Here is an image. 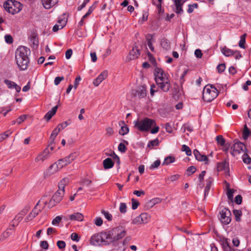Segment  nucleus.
Instances as JSON below:
<instances>
[{
    "label": "nucleus",
    "mask_w": 251,
    "mask_h": 251,
    "mask_svg": "<svg viewBox=\"0 0 251 251\" xmlns=\"http://www.w3.org/2000/svg\"><path fill=\"white\" fill-rule=\"evenodd\" d=\"M29 207L28 206H25L18 214L17 215L19 217H21L23 219L24 216L27 213L29 210Z\"/></svg>",
    "instance_id": "37998d69"
},
{
    "label": "nucleus",
    "mask_w": 251,
    "mask_h": 251,
    "mask_svg": "<svg viewBox=\"0 0 251 251\" xmlns=\"http://www.w3.org/2000/svg\"><path fill=\"white\" fill-rule=\"evenodd\" d=\"M58 109V106L56 105L53 107L51 110L49 111L45 115L44 119L47 121L50 120L52 117L56 113Z\"/></svg>",
    "instance_id": "393cba45"
},
{
    "label": "nucleus",
    "mask_w": 251,
    "mask_h": 251,
    "mask_svg": "<svg viewBox=\"0 0 251 251\" xmlns=\"http://www.w3.org/2000/svg\"><path fill=\"white\" fill-rule=\"evenodd\" d=\"M140 54V50L136 45H134L132 50H130L129 54L127 56V58L129 60H134L138 58Z\"/></svg>",
    "instance_id": "ddd939ff"
},
{
    "label": "nucleus",
    "mask_w": 251,
    "mask_h": 251,
    "mask_svg": "<svg viewBox=\"0 0 251 251\" xmlns=\"http://www.w3.org/2000/svg\"><path fill=\"white\" fill-rule=\"evenodd\" d=\"M197 171V168L194 166H191L189 167H188L187 169L186 172H187V175L188 176H190L192 174H194Z\"/></svg>",
    "instance_id": "a18cd8bd"
},
{
    "label": "nucleus",
    "mask_w": 251,
    "mask_h": 251,
    "mask_svg": "<svg viewBox=\"0 0 251 251\" xmlns=\"http://www.w3.org/2000/svg\"><path fill=\"white\" fill-rule=\"evenodd\" d=\"M119 124L121 126V129L119 130V134L122 135H125L129 132V128L127 125H125V123L123 121L119 122Z\"/></svg>",
    "instance_id": "412c9836"
},
{
    "label": "nucleus",
    "mask_w": 251,
    "mask_h": 251,
    "mask_svg": "<svg viewBox=\"0 0 251 251\" xmlns=\"http://www.w3.org/2000/svg\"><path fill=\"white\" fill-rule=\"evenodd\" d=\"M120 240H119V245L117 247H113V250L116 251H125L128 243L131 240V237L130 236L126 237L123 242H121Z\"/></svg>",
    "instance_id": "9b49d317"
},
{
    "label": "nucleus",
    "mask_w": 251,
    "mask_h": 251,
    "mask_svg": "<svg viewBox=\"0 0 251 251\" xmlns=\"http://www.w3.org/2000/svg\"><path fill=\"white\" fill-rule=\"evenodd\" d=\"M40 247L45 250H48L49 248V244L47 241H42L40 244Z\"/></svg>",
    "instance_id": "680f3d73"
},
{
    "label": "nucleus",
    "mask_w": 251,
    "mask_h": 251,
    "mask_svg": "<svg viewBox=\"0 0 251 251\" xmlns=\"http://www.w3.org/2000/svg\"><path fill=\"white\" fill-rule=\"evenodd\" d=\"M217 170L218 172H221L225 171L226 174H228L229 173V163L226 160L225 161L217 163Z\"/></svg>",
    "instance_id": "4468645a"
},
{
    "label": "nucleus",
    "mask_w": 251,
    "mask_h": 251,
    "mask_svg": "<svg viewBox=\"0 0 251 251\" xmlns=\"http://www.w3.org/2000/svg\"><path fill=\"white\" fill-rule=\"evenodd\" d=\"M153 74L157 87L154 84L151 86V95L153 96L154 93L158 91V88L164 92H168L171 86L168 75L162 69L157 67L155 68Z\"/></svg>",
    "instance_id": "f03ea898"
},
{
    "label": "nucleus",
    "mask_w": 251,
    "mask_h": 251,
    "mask_svg": "<svg viewBox=\"0 0 251 251\" xmlns=\"http://www.w3.org/2000/svg\"><path fill=\"white\" fill-rule=\"evenodd\" d=\"M49 148L50 150L52 151L53 150V147L49 145L48 148H46L42 152H41L36 158L35 161H44L46 160L49 157Z\"/></svg>",
    "instance_id": "9d476101"
},
{
    "label": "nucleus",
    "mask_w": 251,
    "mask_h": 251,
    "mask_svg": "<svg viewBox=\"0 0 251 251\" xmlns=\"http://www.w3.org/2000/svg\"><path fill=\"white\" fill-rule=\"evenodd\" d=\"M160 163L161 162L159 160H156L151 165L150 168L151 169L156 168L159 166V165H160Z\"/></svg>",
    "instance_id": "0e129e2a"
},
{
    "label": "nucleus",
    "mask_w": 251,
    "mask_h": 251,
    "mask_svg": "<svg viewBox=\"0 0 251 251\" xmlns=\"http://www.w3.org/2000/svg\"><path fill=\"white\" fill-rule=\"evenodd\" d=\"M4 39L6 43L8 44H12L13 42V39L11 35L6 34L4 36Z\"/></svg>",
    "instance_id": "bf43d9fd"
},
{
    "label": "nucleus",
    "mask_w": 251,
    "mask_h": 251,
    "mask_svg": "<svg viewBox=\"0 0 251 251\" xmlns=\"http://www.w3.org/2000/svg\"><path fill=\"white\" fill-rule=\"evenodd\" d=\"M120 211L122 213H125L126 212V205L125 203L121 202L120 205Z\"/></svg>",
    "instance_id": "4d7b16f0"
},
{
    "label": "nucleus",
    "mask_w": 251,
    "mask_h": 251,
    "mask_svg": "<svg viewBox=\"0 0 251 251\" xmlns=\"http://www.w3.org/2000/svg\"><path fill=\"white\" fill-rule=\"evenodd\" d=\"M216 140L218 145L220 146H224L225 144L226 140L223 138L222 135H218L216 137Z\"/></svg>",
    "instance_id": "c03bdc74"
},
{
    "label": "nucleus",
    "mask_w": 251,
    "mask_h": 251,
    "mask_svg": "<svg viewBox=\"0 0 251 251\" xmlns=\"http://www.w3.org/2000/svg\"><path fill=\"white\" fill-rule=\"evenodd\" d=\"M11 110H12V109L10 107H2L0 108V113H3L4 116H5L6 115V114L8 112L11 111Z\"/></svg>",
    "instance_id": "09e8293b"
},
{
    "label": "nucleus",
    "mask_w": 251,
    "mask_h": 251,
    "mask_svg": "<svg viewBox=\"0 0 251 251\" xmlns=\"http://www.w3.org/2000/svg\"><path fill=\"white\" fill-rule=\"evenodd\" d=\"M219 214L220 215L219 219L223 224L226 225L230 223L231 213L228 208L224 207L220 211Z\"/></svg>",
    "instance_id": "0eeeda50"
},
{
    "label": "nucleus",
    "mask_w": 251,
    "mask_h": 251,
    "mask_svg": "<svg viewBox=\"0 0 251 251\" xmlns=\"http://www.w3.org/2000/svg\"><path fill=\"white\" fill-rule=\"evenodd\" d=\"M61 131V128L60 127H56L54 130L52 131L50 136V146H52V144H54V140H55V137L57 136V135L58 134V133H59V132Z\"/></svg>",
    "instance_id": "4be33fe9"
},
{
    "label": "nucleus",
    "mask_w": 251,
    "mask_h": 251,
    "mask_svg": "<svg viewBox=\"0 0 251 251\" xmlns=\"http://www.w3.org/2000/svg\"><path fill=\"white\" fill-rule=\"evenodd\" d=\"M57 0H42L43 5L46 9H50L57 2Z\"/></svg>",
    "instance_id": "5701e85b"
},
{
    "label": "nucleus",
    "mask_w": 251,
    "mask_h": 251,
    "mask_svg": "<svg viewBox=\"0 0 251 251\" xmlns=\"http://www.w3.org/2000/svg\"><path fill=\"white\" fill-rule=\"evenodd\" d=\"M101 213L103 214L105 218L109 221H111L112 219V216L108 211H106L104 210L101 211Z\"/></svg>",
    "instance_id": "8fccbe9b"
},
{
    "label": "nucleus",
    "mask_w": 251,
    "mask_h": 251,
    "mask_svg": "<svg viewBox=\"0 0 251 251\" xmlns=\"http://www.w3.org/2000/svg\"><path fill=\"white\" fill-rule=\"evenodd\" d=\"M219 94L218 90L212 84L206 85L203 90L202 99L204 101L209 102L212 101Z\"/></svg>",
    "instance_id": "20e7f679"
},
{
    "label": "nucleus",
    "mask_w": 251,
    "mask_h": 251,
    "mask_svg": "<svg viewBox=\"0 0 251 251\" xmlns=\"http://www.w3.org/2000/svg\"><path fill=\"white\" fill-rule=\"evenodd\" d=\"M226 188H227V192H226V195L229 200H232L233 199V193L234 192V190L233 189H230L229 188V184L228 183H227L226 181Z\"/></svg>",
    "instance_id": "f704fd0d"
},
{
    "label": "nucleus",
    "mask_w": 251,
    "mask_h": 251,
    "mask_svg": "<svg viewBox=\"0 0 251 251\" xmlns=\"http://www.w3.org/2000/svg\"><path fill=\"white\" fill-rule=\"evenodd\" d=\"M14 228H11L10 227L9 228H7L3 233L2 234V235L0 236V241H3L6 238L8 237L11 234H12V230Z\"/></svg>",
    "instance_id": "7c9ffc66"
},
{
    "label": "nucleus",
    "mask_w": 251,
    "mask_h": 251,
    "mask_svg": "<svg viewBox=\"0 0 251 251\" xmlns=\"http://www.w3.org/2000/svg\"><path fill=\"white\" fill-rule=\"evenodd\" d=\"M70 164L69 161L68 160L67 156L58 160L54 164L51 165L49 167V170H51L53 169V171L51 172V173H54L56 172L59 169H62L63 167Z\"/></svg>",
    "instance_id": "6e6552de"
},
{
    "label": "nucleus",
    "mask_w": 251,
    "mask_h": 251,
    "mask_svg": "<svg viewBox=\"0 0 251 251\" xmlns=\"http://www.w3.org/2000/svg\"><path fill=\"white\" fill-rule=\"evenodd\" d=\"M40 202V201H39L36 203L34 208L32 209V211L25 217V222H28L30 221H31L36 216H37L39 214V213L41 211V209H39L37 208V206L39 205Z\"/></svg>",
    "instance_id": "f8f14e48"
},
{
    "label": "nucleus",
    "mask_w": 251,
    "mask_h": 251,
    "mask_svg": "<svg viewBox=\"0 0 251 251\" xmlns=\"http://www.w3.org/2000/svg\"><path fill=\"white\" fill-rule=\"evenodd\" d=\"M141 217L140 215L137 216L135 217L132 222V223L133 224H142V221L141 220Z\"/></svg>",
    "instance_id": "774afa93"
},
{
    "label": "nucleus",
    "mask_w": 251,
    "mask_h": 251,
    "mask_svg": "<svg viewBox=\"0 0 251 251\" xmlns=\"http://www.w3.org/2000/svg\"><path fill=\"white\" fill-rule=\"evenodd\" d=\"M193 154L195 158L199 161H205L207 163L209 160L205 155H202L200 153L198 150L195 149L193 151Z\"/></svg>",
    "instance_id": "f3484780"
},
{
    "label": "nucleus",
    "mask_w": 251,
    "mask_h": 251,
    "mask_svg": "<svg viewBox=\"0 0 251 251\" xmlns=\"http://www.w3.org/2000/svg\"><path fill=\"white\" fill-rule=\"evenodd\" d=\"M31 53L30 50L25 46L19 47L15 51V60L18 68L21 71L27 69L29 63L28 56Z\"/></svg>",
    "instance_id": "7ed1b4c3"
},
{
    "label": "nucleus",
    "mask_w": 251,
    "mask_h": 251,
    "mask_svg": "<svg viewBox=\"0 0 251 251\" xmlns=\"http://www.w3.org/2000/svg\"><path fill=\"white\" fill-rule=\"evenodd\" d=\"M107 71L106 70L103 71L96 79L94 80L93 84L96 86H98L99 84L107 77Z\"/></svg>",
    "instance_id": "2eb2a0df"
},
{
    "label": "nucleus",
    "mask_w": 251,
    "mask_h": 251,
    "mask_svg": "<svg viewBox=\"0 0 251 251\" xmlns=\"http://www.w3.org/2000/svg\"><path fill=\"white\" fill-rule=\"evenodd\" d=\"M234 144L231 147V150H233V151L237 153H240L241 151L244 153L248 152V150L244 143L239 141L238 139L234 140Z\"/></svg>",
    "instance_id": "1a4fd4ad"
},
{
    "label": "nucleus",
    "mask_w": 251,
    "mask_h": 251,
    "mask_svg": "<svg viewBox=\"0 0 251 251\" xmlns=\"http://www.w3.org/2000/svg\"><path fill=\"white\" fill-rule=\"evenodd\" d=\"M80 236H79L75 232L73 233L71 235V239L73 241L78 242L80 240Z\"/></svg>",
    "instance_id": "13d9d810"
},
{
    "label": "nucleus",
    "mask_w": 251,
    "mask_h": 251,
    "mask_svg": "<svg viewBox=\"0 0 251 251\" xmlns=\"http://www.w3.org/2000/svg\"><path fill=\"white\" fill-rule=\"evenodd\" d=\"M161 46L164 49L166 50H169L171 49L170 42L168 39L166 38H163L162 39L161 41Z\"/></svg>",
    "instance_id": "72a5a7b5"
},
{
    "label": "nucleus",
    "mask_w": 251,
    "mask_h": 251,
    "mask_svg": "<svg viewBox=\"0 0 251 251\" xmlns=\"http://www.w3.org/2000/svg\"><path fill=\"white\" fill-rule=\"evenodd\" d=\"M29 39L30 44L33 48L35 46L37 47L38 46L39 41L37 33L32 32L29 37Z\"/></svg>",
    "instance_id": "a211bd4d"
},
{
    "label": "nucleus",
    "mask_w": 251,
    "mask_h": 251,
    "mask_svg": "<svg viewBox=\"0 0 251 251\" xmlns=\"http://www.w3.org/2000/svg\"><path fill=\"white\" fill-rule=\"evenodd\" d=\"M78 156V153L77 152H74L70 154L69 155L67 156L68 160L71 163L73 160H74L76 157Z\"/></svg>",
    "instance_id": "3c124183"
},
{
    "label": "nucleus",
    "mask_w": 251,
    "mask_h": 251,
    "mask_svg": "<svg viewBox=\"0 0 251 251\" xmlns=\"http://www.w3.org/2000/svg\"><path fill=\"white\" fill-rule=\"evenodd\" d=\"M185 1L184 0H175V3L176 7L175 11L176 14H181L183 13V10L182 6Z\"/></svg>",
    "instance_id": "aec40b11"
},
{
    "label": "nucleus",
    "mask_w": 251,
    "mask_h": 251,
    "mask_svg": "<svg viewBox=\"0 0 251 251\" xmlns=\"http://www.w3.org/2000/svg\"><path fill=\"white\" fill-rule=\"evenodd\" d=\"M4 83L9 89L14 88L17 93L20 92L21 90V87L12 81L5 79L4 80Z\"/></svg>",
    "instance_id": "dca6fc26"
},
{
    "label": "nucleus",
    "mask_w": 251,
    "mask_h": 251,
    "mask_svg": "<svg viewBox=\"0 0 251 251\" xmlns=\"http://www.w3.org/2000/svg\"><path fill=\"white\" fill-rule=\"evenodd\" d=\"M243 138L246 140L251 135V131L248 128L247 125L244 126V128L242 133Z\"/></svg>",
    "instance_id": "473e14b6"
},
{
    "label": "nucleus",
    "mask_w": 251,
    "mask_h": 251,
    "mask_svg": "<svg viewBox=\"0 0 251 251\" xmlns=\"http://www.w3.org/2000/svg\"><path fill=\"white\" fill-rule=\"evenodd\" d=\"M62 220L61 217L58 216H56L53 220L52 221V224L54 226L58 225L60 222Z\"/></svg>",
    "instance_id": "6e6d98bb"
},
{
    "label": "nucleus",
    "mask_w": 251,
    "mask_h": 251,
    "mask_svg": "<svg viewBox=\"0 0 251 251\" xmlns=\"http://www.w3.org/2000/svg\"><path fill=\"white\" fill-rule=\"evenodd\" d=\"M57 246L59 249H64L66 246V243L64 241H58L57 242Z\"/></svg>",
    "instance_id": "e2e57ef3"
},
{
    "label": "nucleus",
    "mask_w": 251,
    "mask_h": 251,
    "mask_svg": "<svg viewBox=\"0 0 251 251\" xmlns=\"http://www.w3.org/2000/svg\"><path fill=\"white\" fill-rule=\"evenodd\" d=\"M222 53L226 56H230L235 54L236 51L229 49L226 47L222 48L221 50Z\"/></svg>",
    "instance_id": "cd10ccee"
},
{
    "label": "nucleus",
    "mask_w": 251,
    "mask_h": 251,
    "mask_svg": "<svg viewBox=\"0 0 251 251\" xmlns=\"http://www.w3.org/2000/svg\"><path fill=\"white\" fill-rule=\"evenodd\" d=\"M57 202H56L55 201L53 200V199L51 198V199L50 200V201H49L48 203H47V201L44 202L45 204H48V206L50 208L53 207V206H55L56 204H57Z\"/></svg>",
    "instance_id": "864d4df0"
},
{
    "label": "nucleus",
    "mask_w": 251,
    "mask_h": 251,
    "mask_svg": "<svg viewBox=\"0 0 251 251\" xmlns=\"http://www.w3.org/2000/svg\"><path fill=\"white\" fill-rule=\"evenodd\" d=\"M118 150L122 153H124L127 150V148L124 143H120L118 146Z\"/></svg>",
    "instance_id": "603ef678"
},
{
    "label": "nucleus",
    "mask_w": 251,
    "mask_h": 251,
    "mask_svg": "<svg viewBox=\"0 0 251 251\" xmlns=\"http://www.w3.org/2000/svg\"><path fill=\"white\" fill-rule=\"evenodd\" d=\"M131 201H132V209L133 210H135L136 209H137V208L139 206V202L137 200H136L135 199H134L133 198H132L131 199Z\"/></svg>",
    "instance_id": "052dcab7"
},
{
    "label": "nucleus",
    "mask_w": 251,
    "mask_h": 251,
    "mask_svg": "<svg viewBox=\"0 0 251 251\" xmlns=\"http://www.w3.org/2000/svg\"><path fill=\"white\" fill-rule=\"evenodd\" d=\"M179 178L180 175L176 174L165 178V180L166 182H174L175 181L178 180Z\"/></svg>",
    "instance_id": "e433bc0d"
},
{
    "label": "nucleus",
    "mask_w": 251,
    "mask_h": 251,
    "mask_svg": "<svg viewBox=\"0 0 251 251\" xmlns=\"http://www.w3.org/2000/svg\"><path fill=\"white\" fill-rule=\"evenodd\" d=\"M159 142L158 138H156L154 140H151L148 144V147L150 148L151 147L157 146L159 145Z\"/></svg>",
    "instance_id": "de8ad7c7"
},
{
    "label": "nucleus",
    "mask_w": 251,
    "mask_h": 251,
    "mask_svg": "<svg viewBox=\"0 0 251 251\" xmlns=\"http://www.w3.org/2000/svg\"><path fill=\"white\" fill-rule=\"evenodd\" d=\"M233 213L235 216V220L237 222H240L241 221V216L242 215V211L240 210H234Z\"/></svg>",
    "instance_id": "a19ab883"
},
{
    "label": "nucleus",
    "mask_w": 251,
    "mask_h": 251,
    "mask_svg": "<svg viewBox=\"0 0 251 251\" xmlns=\"http://www.w3.org/2000/svg\"><path fill=\"white\" fill-rule=\"evenodd\" d=\"M83 215L79 212L75 213L74 214L70 215L69 218L71 220H76L78 221H82L83 220Z\"/></svg>",
    "instance_id": "c85d7f7f"
},
{
    "label": "nucleus",
    "mask_w": 251,
    "mask_h": 251,
    "mask_svg": "<svg viewBox=\"0 0 251 251\" xmlns=\"http://www.w3.org/2000/svg\"><path fill=\"white\" fill-rule=\"evenodd\" d=\"M221 245L224 251H231L232 248L230 246L228 239L226 238H223L221 240Z\"/></svg>",
    "instance_id": "6ab92c4d"
},
{
    "label": "nucleus",
    "mask_w": 251,
    "mask_h": 251,
    "mask_svg": "<svg viewBox=\"0 0 251 251\" xmlns=\"http://www.w3.org/2000/svg\"><path fill=\"white\" fill-rule=\"evenodd\" d=\"M26 115H22L18 118L17 119V123L19 125L23 122L26 119Z\"/></svg>",
    "instance_id": "338daca9"
},
{
    "label": "nucleus",
    "mask_w": 251,
    "mask_h": 251,
    "mask_svg": "<svg viewBox=\"0 0 251 251\" xmlns=\"http://www.w3.org/2000/svg\"><path fill=\"white\" fill-rule=\"evenodd\" d=\"M175 157L171 156H168L166 157L164 162H163V165H168L171 163H173L175 161Z\"/></svg>",
    "instance_id": "4c0bfd02"
},
{
    "label": "nucleus",
    "mask_w": 251,
    "mask_h": 251,
    "mask_svg": "<svg viewBox=\"0 0 251 251\" xmlns=\"http://www.w3.org/2000/svg\"><path fill=\"white\" fill-rule=\"evenodd\" d=\"M64 194L63 191H57L52 197L56 202L59 203L64 196Z\"/></svg>",
    "instance_id": "bb28decb"
},
{
    "label": "nucleus",
    "mask_w": 251,
    "mask_h": 251,
    "mask_svg": "<svg viewBox=\"0 0 251 251\" xmlns=\"http://www.w3.org/2000/svg\"><path fill=\"white\" fill-rule=\"evenodd\" d=\"M153 38V35L148 34L146 36V40L147 41V44L150 49L152 51H154V48L152 44V40Z\"/></svg>",
    "instance_id": "2f4dec72"
},
{
    "label": "nucleus",
    "mask_w": 251,
    "mask_h": 251,
    "mask_svg": "<svg viewBox=\"0 0 251 251\" xmlns=\"http://www.w3.org/2000/svg\"><path fill=\"white\" fill-rule=\"evenodd\" d=\"M103 224V220L100 217H97L95 220V224L97 226H101Z\"/></svg>",
    "instance_id": "69168bd1"
},
{
    "label": "nucleus",
    "mask_w": 251,
    "mask_h": 251,
    "mask_svg": "<svg viewBox=\"0 0 251 251\" xmlns=\"http://www.w3.org/2000/svg\"><path fill=\"white\" fill-rule=\"evenodd\" d=\"M114 165V162L110 158H107L103 161V165L105 169L112 168Z\"/></svg>",
    "instance_id": "b1692460"
},
{
    "label": "nucleus",
    "mask_w": 251,
    "mask_h": 251,
    "mask_svg": "<svg viewBox=\"0 0 251 251\" xmlns=\"http://www.w3.org/2000/svg\"><path fill=\"white\" fill-rule=\"evenodd\" d=\"M66 14H64L62 16L63 18H60L59 20H58L57 23L59 24L60 25V29L63 28L66 25L67 20L66 17Z\"/></svg>",
    "instance_id": "c9c22d12"
},
{
    "label": "nucleus",
    "mask_w": 251,
    "mask_h": 251,
    "mask_svg": "<svg viewBox=\"0 0 251 251\" xmlns=\"http://www.w3.org/2000/svg\"><path fill=\"white\" fill-rule=\"evenodd\" d=\"M126 233V229L122 226H119L94 234L91 238L90 244L94 246L111 245L112 247H117L119 245V240L124 238Z\"/></svg>",
    "instance_id": "f257e3e1"
},
{
    "label": "nucleus",
    "mask_w": 251,
    "mask_h": 251,
    "mask_svg": "<svg viewBox=\"0 0 251 251\" xmlns=\"http://www.w3.org/2000/svg\"><path fill=\"white\" fill-rule=\"evenodd\" d=\"M22 220L21 217H19L17 215L15 217L14 219L10 223V226L12 228H14L16 226H17L19 223Z\"/></svg>",
    "instance_id": "c756f323"
},
{
    "label": "nucleus",
    "mask_w": 251,
    "mask_h": 251,
    "mask_svg": "<svg viewBox=\"0 0 251 251\" xmlns=\"http://www.w3.org/2000/svg\"><path fill=\"white\" fill-rule=\"evenodd\" d=\"M146 89L144 86H141L139 88V90L136 91V95L140 99L145 98L146 96Z\"/></svg>",
    "instance_id": "a878e982"
},
{
    "label": "nucleus",
    "mask_w": 251,
    "mask_h": 251,
    "mask_svg": "<svg viewBox=\"0 0 251 251\" xmlns=\"http://www.w3.org/2000/svg\"><path fill=\"white\" fill-rule=\"evenodd\" d=\"M134 127L140 131H148L151 127L156 125L154 120L145 118L142 120H137L134 122Z\"/></svg>",
    "instance_id": "39448f33"
},
{
    "label": "nucleus",
    "mask_w": 251,
    "mask_h": 251,
    "mask_svg": "<svg viewBox=\"0 0 251 251\" xmlns=\"http://www.w3.org/2000/svg\"><path fill=\"white\" fill-rule=\"evenodd\" d=\"M21 5L20 2L15 0H8L3 3L5 10L12 14L18 13L22 9Z\"/></svg>",
    "instance_id": "423d86ee"
},
{
    "label": "nucleus",
    "mask_w": 251,
    "mask_h": 251,
    "mask_svg": "<svg viewBox=\"0 0 251 251\" xmlns=\"http://www.w3.org/2000/svg\"><path fill=\"white\" fill-rule=\"evenodd\" d=\"M226 69V64L222 63L218 65L217 67V70L219 73H222L224 72Z\"/></svg>",
    "instance_id": "5fc2aeb1"
},
{
    "label": "nucleus",
    "mask_w": 251,
    "mask_h": 251,
    "mask_svg": "<svg viewBox=\"0 0 251 251\" xmlns=\"http://www.w3.org/2000/svg\"><path fill=\"white\" fill-rule=\"evenodd\" d=\"M141 220L143 223H147L148 222L149 219L150 218V216L147 213H143L140 215Z\"/></svg>",
    "instance_id": "ea45409f"
},
{
    "label": "nucleus",
    "mask_w": 251,
    "mask_h": 251,
    "mask_svg": "<svg viewBox=\"0 0 251 251\" xmlns=\"http://www.w3.org/2000/svg\"><path fill=\"white\" fill-rule=\"evenodd\" d=\"M181 150L183 151H185L186 155L188 156H190L192 154V151L190 148L186 145H183L182 146Z\"/></svg>",
    "instance_id": "49530a36"
},
{
    "label": "nucleus",
    "mask_w": 251,
    "mask_h": 251,
    "mask_svg": "<svg viewBox=\"0 0 251 251\" xmlns=\"http://www.w3.org/2000/svg\"><path fill=\"white\" fill-rule=\"evenodd\" d=\"M248 152H244L242 155L243 161L244 163L247 164H250L251 163V158L248 154Z\"/></svg>",
    "instance_id": "58836bf2"
},
{
    "label": "nucleus",
    "mask_w": 251,
    "mask_h": 251,
    "mask_svg": "<svg viewBox=\"0 0 251 251\" xmlns=\"http://www.w3.org/2000/svg\"><path fill=\"white\" fill-rule=\"evenodd\" d=\"M246 34L242 35L240 36V41L239 43V46L240 48H243V49L245 48V44L246 42Z\"/></svg>",
    "instance_id": "79ce46f5"
}]
</instances>
